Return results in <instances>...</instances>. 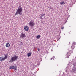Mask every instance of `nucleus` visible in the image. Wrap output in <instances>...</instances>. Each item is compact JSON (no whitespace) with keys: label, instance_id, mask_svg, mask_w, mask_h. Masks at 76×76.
Here are the masks:
<instances>
[{"label":"nucleus","instance_id":"nucleus-10","mask_svg":"<svg viewBox=\"0 0 76 76\" xmlns=\"http://www.w3.org/2000/svg\"><path fill=\"white\" fill-rule=\"evenodd\" d=\"M8 57V55L7 54H6L5 55V57H4V58L5 60Z\"/></svg>","mask_w":76,"mask_h":76},{"label":"nucleus","instance_id":"nucleus-17","mask_svg":"<svg viewBox=\"0 0 76 76\" xmlns=\"http://www.w3.org/2000/svg\"><path fill=\"white\" fill-rule=\"evenodd\" d=\"M76 45V42H74L73 43L72 45H73L74 46V45Z\"/></svg>","mask_w":76,"mask_h":76},{"label":"nucleus","instance_id":"nucleus-3","mask_svg":"<svg viewBox=\"0 0 76 76\" xmlns=\"http://www.w3.org/2000/svg\"><path fill=\"white\" fill-rule=\"evenodd\" d=\"M25 37H26L25 34L23 33H22L20 35V38H25Z\"/></svg>","mask_w":76,"mask_h":76},{"label":"nucleus","instance_id":"nucleus-6","mask_svg":"<svg viewBox=\"0 0 76 76\" xmlns=\"http://www.w3.org/2000/svg\"><path fill=\"white\" fill-rule=\"evenodd\" d=\"M5 46L6 47L9 48V47H10V44L9 43H7L5 45Z\"/></svg>","mask_w":76,"mask_h":76},{"label":"nucleus","instance_id":"nucleus-9","mask_svg":"<svg viewBox=\"0 0 76 76\" xmlns=\"http://www.w3.org/2000/svg\"><path fill=\"white\" fill-rule=\"evenodd\" d=\"M24 29L25 31H28L29 30V27L28 26L24 27Z\"/></svg>","mask_w":76,"mask_h":76},{"label":"nucleus","instance_id":"nucleus-8","mask_svg":"<svg viewBox=\"0 0 76 76\" xmlns=\"http://www.w3.org/2000/svg\"><path fill=\"white\" fill-rule=\"evenodd\" d=\"M45 15V13H42L41 14V18H40V19H43V18H42V17L43 16H44Z\"/></svg>","mask_w":76,"mask_h":76},{"label":"nucleus","instance_id":"nucleus-2","mask_svg":"<svg viewBox=\"0 0 76 76\" xmlns=\"http://www.w3.org/2000/svg\"><path fill=\"white\" fill-rule=\"evenodd\" d=\"M18 56L14 55V56L11 57V60H10V62L11 63H12L15 61H16L17 60H18Z\"/></svg>","mask_w":76,"mask_h":76},{"label":"nucleus","instance_id":"nucleus-11","mask_svg":"<svg viewBox=\"0 0 76 76\" xmlns=\"http://www.w3.org/2000/svg\"><path fill=\"white\" fill-rule=\"evenodd\" d=\"M32 54V53H27V56L28 57H30L31 56V55Z\"/></svg>","mask_w":76,"mask_h":76},{"label":"nucleus","instance_id":"nucleus-20","mask_svg":"<svg viewBox=\"0 0 76 76\" xmlns=\"http://www.w3.org/2000/svg\"><path fill=\"white\" fill-rule=\"evenodd\" d=\"M37 50H38V51H39V49L38 48V49H37Z\"/></svg>","mask_w":76,"mask_h":76},{"label":"nucleus","instance_id":"nucleus-1","mask_svg":"<svg viewBox=\"0 0 76 76\" xmlns=\"http://www.w3.org/2000/svg\"><path fill=\"white\" fill-rule=\"evenodd\" d=\"M22 12V7H21L20 5L19 6L18 9L17 10L16 13L15 14V16L17 15H18V14L22 15V13H21V12Z\"/></svg>","mask_w":76,"mask_h":76},{"label":"nucleus","instance_id":"nucleus-16","mask_svg":"<svg viewBox=\"0 0 76 76\" xmlns=\"http://www.w3.org/2000/svg\"><path fill=\"white\" fill-rule=\"evenodd\" d=\"M75 48V46H73V45H72L71 46V49H72V50H73Z\"/></svg>","mask_w":76,"mask_h":76},{"label":"nucleus","instance_id":"nucleus-13","mask_svg":"<svg viewBox=\"0 0 76 76\" xmlns=\"http://www.w3.org/2000/svg\"><path fill=\"white\" fill-rule=\"evenodd\" d=\"M40 37L41 35H38L37 36H36V38H37V39H39V38H40Z\"/></svg>","mask_w":76,"mask_h":76},{"label":"nucleus","instance_id":"nucleus-19","mask_svg":"<svg viewBox=\"0 0 76 76\" xmlns=\"http://www.w3.org/2000/svg\"><path fill=\"white\" fill-rule=\"evenodd\" d=\"M61 29H64V27H62L61 28Z\"/></svg>","mask_w":76,"mask_h":76},{"label":"nucleus","instance_id":"nucleus-7","mask_svg":"<svg viewBox=\"0 0 76 76\" xmlns=\"http://www.w3.org/2000/svg\"><path fill=\"white\" fill-rule=\"evenodd\" d=\"M5 59H4V57L1 56L0 57V61H3L5 60Z\"/></svg>","mask_w":76,"mask_h":76},{"label":"nucleus","instance_id":"nucleus-21","mask_svg":"<svg viewBox=\"0 0 76 76\" xmlns=\"http://www.w3.org/2000/svg\"><path fill=\"white\" fill-rule=\"evenodd\" d=\"M15 72H16V71H15Z\"/></svg>","mask_w":76,"mask_h":76},{"label":"nucleus","instance_id":"nucleus-18","mask_svg":"<svg viewBox=\"0 0 76 76\" xmlns=\"http://www.w3.org/2000/svg\"><path fill=\"white\" fill-rule=\"evenodd\" d=\"M48 8H49V10H51V9H52V7H49Z\"/></svg>","mask_w":76,"mask_h":76},{"label":"nucleus","instance_id":"nucleus-5","mask_svg":"<svg viewBox=\"0 0 76 76\" xmlns=\"http://www.w3.org/2000/svg\"><path fill=\"white\" fill-rule=\"evenodd\" d=\"M29 25L31 27H33L34 24V21H31L29 23Z\"/></svg>","mask_w":76,"mask_h":76},{"label":"nucleus","instance_id":"nucleus-14","mask_svg":"<svg viewBox=\"0 0 76 76\" xmlns=\"http://www.w3.org/2000/svg\"><path fill=\"white\" fill-rule=\"evenodd\" d=\"M73 72L74 73H76V68H74L73 69Z\"/></svg>","mask_w":76,"mask_h":76},{"label":"nucleus","instance_id":"nucleus-15","mask_svg":"<svg viewBox=\"0 0 76 76\" xmlns=\"http://www.w3.org/2000/svg\"><path fill=\"white\" fill-rule=\"evenodd\" d=\"M60 4H61V5H62V4H65V3L64 1L61 2H60Z\"/></svg>","mask_w":76,"mask_h":76},{"label":"nucleus","instance_id":"nucleus-12","mask_svg":"<svg viewBox=\"0 0 76 76\" xmlns=\"http://www.w3.org/2000/svg\"><path fill=\"white\" fill-rule=\"evenodd\" d=\"M66 55L67 56H70V52H68L66 53Z\"/></svg>","mask_w":76,"mask_h":76},{"label":"nucleus","instance_id":"nucleus-4","mask_svg":"<svg viewBox=\"0 0 76 76\" xmlns=\"http://www.w3.org/2000/svg\"><path fill=\"white\" fill-rule=\"evenodd\" d=\"M10 69H13L14 70H15L16 71L17 70V67L16 66L15 67L14 66H11L10 67Z\"/></svg>","mask_w":76,"mask_h":76}]
</instances>
